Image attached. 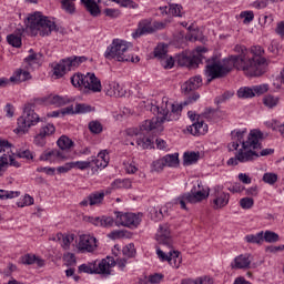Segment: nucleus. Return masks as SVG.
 Masks as SVG:
<instances>
[{
	"label": "nucleus",
	"instance_id": "obj_1",
	"mask_svg": "<svg viewBox=\"0 0 284 284\" xmlns=\"http://www.w3.org/2000/svg\"><path fill=\"white\" fill-rule=\"evenodd\" d=\"M201 95H199V93H193L182 104H174L170 102L168 97L162 98L161 102H158L151 106V112L156 114V116L152 118L151 120H145L140 126V130L129 129V136H138L136 145L142 148V150L152 148V140H150V138H145V132L156 130V128L163 125L165 121H179L181 118V112H183V105H190V103L199 101Z\"/></svg>",
	"mask_w": 284,
	"mask_h": 284
},
{
	"label": "nucleus",
	"instance_id": "obj_2",
	"mask_svg": "<svg viewBox=\"0 0 284 284\" xmlns=\"http://www.w3.org/2000/svg\"><path fill=\"white\" fill-rule=\"evenodd\" d=\"M155 241L160 245L156 247V254L160 261H168L171 267L179 270V267H181V263H183V257H181V253L179 251L172 250L174 241L172 240L170 224H160L155 234Z\"/></svg>",
	"mask_w": 284,
	"mask_h": 284
},
{
	"label": "nucleus",
	"instance_id": "obj_3",
	"mask_svg": "<svg viewBox=\"0 0 284 284\" xmlns=\"http://www.w3.org/2000/svg\"><path fill=\"white\" fill-rule=\"evenodd\" d=\"M263 139V132L261 130H251L247 140L242 142V149L235 154L234 158L229 159L227 165H239V163H250L258 159V152L263 148L261 140Z\"/></svg>",
	"mask_w": 284,
	"mask_h": 284
},
{
	"label": "nucleus",
	"instance_id": "obj_4",
	"mask_svg": "<svg viewBox=\"0 0 284 284\" xmlns=\"http://www.w3.org/2000/svg\"><path fill=\"white\" fill-rule=\"evenodd\" d=\"M104 57L109 59V61H119L121 63L130 62L139 63L141 58L136 55H132V44L126 42L125 40L114 39L112 43L106 48L104 52Z\"/></svg>",
	"mask_w": 284,
	"mask_h": 284
},
{
	"label": "nucleus",
	"instance_id": "obj_5",
	"mask_svg": "<svg viewBox=\"0 0 284 284\" xmlns=\"http://www.w3.org/2000/svg\"><path fill=\"white\" fill-rule=\"evenodd\" d=\"M232 70H234V62H230L227 59L221 61L219 57H213L206 60L204 74L210 83L211 81H214V79H223V77L230 74Z\"/></svg>",
	"mask_w": 284,
	"mask_h": 284
},
{
	"label": "nucleus",
	"instance_id": "obj_6",
	"mask_svg": "<svg viewBox=\"0 0 284 284\" xmlns=\"http://www.w3.org/2000/svg\"><path fill=\"white\" fill-rule=\"evenodd\" d=\"M28 28H30L31 32H39L40 37H50L52 32L57 31L54 21L40 12H36L28 18Z\"/></svg>",
	"mask_w": 284,
	"mask_h": 284
},
{
	"label": "nucleus",
	"instance_id": "obj_7",
	"mask_svg": "<svg viewBox=\"0 0 284 284\" xmlns=\"http://www.w3.org/2000/svg\"><path fill=\"white\" fill-rule=\"evenodd\" d=\"M210 196V189L203 186V183L196 182L190 192L180 195L175 203H179L182 210H187L186 203H201V201H205Z\"/></svg>",
	"mask_w": 284,
	"mask_h": 284
},
{
	"label": "nucleus",
	"instance_id": "obj_8",
	"mask_svg": "<svg viewBox=\"0 0 284 284\" xmlns=\"http://www.w3.org/2000/svg\"><path fill=\"white\" fill-rule=\"evenodd\" d=\"M251 54L252 58L247 57V61L251 63L248 64L250 69H246V74L248 77H261V74H265V68H267V59L263 58L265 54V50L261 45H253L251 47Z\"/></svg>",
	"mask_w": 284,
	"mask_h": 284
},
{
	"label": "nucleus",
	"instance_id": "obj_9",
	"mask_svg": "<svg viewBox=\"0 0 284 284\" xmlns=\"http://www.w3.org/2000/svg\"><path fill=\"white\" fill-rule=\"evenodd\" d=\"M116 262H114V257L108 256L102 261H93L87 264H81L78 268V272L84 274H102L103 276H110L112 274L111 267H114Z\"/></svg>",
	"mask_w": 284,
	"mask_h": 284
},
{
	"label": "nucleus",
	"instance_id": "obj_10",
	"mask_svg": "<svg viewBox=\"0 0 284 284\" xmlns=\"http://www.w3.org/2000/svg\"><path fill=\"white\" fill-rule=\"evenodd\" d=\"M39 121H41V118L34 112V104H26L22 115L18 118V128L16 130L26 134Z\"/></svg>",
	"mask_w": 284,
	"mask_h": 284
},
{
	"label": "nucleus",
	"instance_id": "obj_11",
	"mask_svg": "<svg viewBox=\"0 0 284 284\" xmlns=\"http://www.w3.org/2000/svg\"><path fill=\"white\" fill-rule=\"evenodd\" d=\"M234 52H237V55H231L229 59V63H233V68H236V70H243L245 74H247V70H250V61H247V48L245 45L236 44L234 47ZM252 72L254 70L251 69Z\"/></svg>",
	"mask_w": 284,
	"mask_h": 284
},
{
	"label": "nucleus",
	"instance_id": "obj_12",
	"mask_svg": "<svg viewBox=\"0 0 284 284\" xmlns=\"http://www.w3.org/2000/svg\"><path fill=\"white\" fill-rule=\"evenodd\" d=\"M85 61H88L85 57L63 59L53 68V74L57 79H61L67 72H70L73 68H79L80 63H85Z\"/></svg>",
	"mask_w": 284,
	"mask_h": 284
},
{
	"label": "nucleus",
	"instance_id": "obj_13",
	"mask_svg": "<svg viewBox=\"0 0 284 284\" xmlns=\"http://www.w3.org/2000/svg\"><path fill=\"white\" fill-rule=\"evenodd\" d=\"M204 52H207V49L197 47L193 53H182L179 55L178 63L186 68H199V63H202L203 59H205V55H203Z\"/></svg>",
	"mask_w": 284,
	"mask_h": 284
},
{
	"label": "nucleus",
	"instance_id": "obj_14",
	"mask_svg": "<svg viewBox=\"0 0 284 284\" xmlns=\"http://www.w3.org/2000/svg\"><path fill=\"white\" fill-rule=\"evenodd\" d=\"M115 225L134 230L141 225V214L115 212Z\"/></svg>",
	"mask_w": 284,
	"mask_h": 284
},
{
	"label": "nucleus",
	"instance_id": "obj_15",
	"mask_svg": "<svg viewBox=\"0 0 284 284\" xmlns=\"http://www.w3.org/2000/svg\"><path fill=\"white\" fill-rule=\"evenodd\" d=\"M187 115L189 119L193 121V124L189 126V132L193 134V136H201L203 134H207V124H205L203 120H201L199 115H196V113L189 111Z\"/></svg>",
	"mask_w": 284,
	"mask_h": 284
},
{
	"label": "nucleus",
	"instance_id": "obj_16",
	"mask_svg": "<svg viewBox=\"0 0 284 284\" xmlns=\"http://www.w3.org/2000/svg\"><path fill=\"white\" fill-rule=\"evenodd\" d=\"M227 203H230V193H225L221 186H215L213 193V210H222Z\"/></svg>",
	"mask_w": 284,
	"mask_h": 284
},
{
	"label": "nucleus",
	"instance_id": "obj_17",
	"mask_svg": "<svg viewBox=\"0 0 284 284\" xmlns=\"http://www.w3.org/2000/svg\"><path fill=\"white\" fill-rule=\"evenodd\" d=\"M83 92H101V80L94 73L84 75Z\"/></svg>",
	"mask_w": 284,
	"mask_h": 284
},
{
	"label": "nucleus",
	"instance_id": "obj_18",
	"mask_svg": "<svg viewBox=\"0 0 284 284\" xmlns=\"http://www.w3.org/2000/svg\"><path fill=\"white\" fill-rule=\"evenodd\" d=\"M78 247L80 252H94L98 247L97 237L88 234L81 235Z\"/></svg>",
	"mask_w": 284,
	"mask_h": 284
},
{
	"label": "nucleus",
	"instance_id": "obj_19",
	"mask_svg": "<svg viewBox=\"0 0 284 284\" xmlns=\"http://www.w3.org/2000/svg\"><path fill=\"white\" fill-rule=\"evenodd\" d=\"M154 33V24H152V20H141L138 24V29L132 33L133 39H140L144 34Z\"/></svg>",
	"mask_w": 284,
	"mask_h": 284
},
{
	"label": "nucleus",
	"instance_id": "obj_20",
	"mask_svg": "<svg viewBox=\"0 0 284 284\" xmlns=\"http://www.w3.org/2000/svg\"><path fill=\"white\" fill-rule=\"evenodd\" d=\"M103 193L101 191H95L90 193L83 201L80 202L81 207H88L90 205L91 207L97 205H103Z\"/></svg>",
	"mask_w": 284,
	"mask_h": 284
},
{
	"label": "nucleus",
	"instance_id": "obj_21",
	"mask_svg": "<svg viewBox=\"0 0 284 284\" xmlns=\"http://www.w3.org/2000/svg\"><path fill=\"white\" fill-rule=\"evenodd\" d=\"M7 152L9 158V165L12 168H21V163L14 160V152L12 151V144L8 140L0 139V153Z\"/></svg>",
	"mask_w": 284,
	"mask_h": 284
},
{
	"label": "nucleus",
	"instance_id": "obj_22",
	"mask_svg": "<svg viewBox=\"0 0 284 284\" xmlns=\"http://www.w3.org/2000/svg\"><path fill=\"white\" fill-rule=\"evenodd\" d=\"M104 92L106 97H115V98L125 97V89H123L121 84L114 81L108 82L104 85Z\"/></svg>",
	"mask_w": 284,
	"mask_h": 284
},
{
	"label": "nucleus",
	"instance_id": "obj_23",
	"mask_svg": "<svg viewBox=\"0 0 284 284\" xmlns=\"http://www.w3.org/2000/svg\"><path fill=\"white\" fill-rule=\"evenodd\" d=\"M201 85H203V79L201 75H195L184 82L181 87V90L183 93L190 94V92H193V90H199Z\"/></svg>",
	"mask_w": 284,
	"mask_h": 284
},
{
	"label": "nucleus",
	"instance_id": "obj_24",
	"mask_svg": "<svg viewBox=\"0 0 284 284\" xmlns=\"http://www.w3.org/2000/svg\"><path fill=\"white\" fill-rule=\"evenodd\" d=\"M250 265H252L250 254H241L231 263L232 270H250Z\"/></svg>",
	"mask_w": 284,
	"mask_h": 284
},
{
	"label": "nucleus",
	"instance_id": "obj_25",
	"mask_svg": "<svg viewBox=\"0 0 284 284\" xmlns=\"http://www.w3.org/2000/svg\"><path fill=\"white\" fill-rule=\"evenodd\" d=\"M245 134H247V129L234 130L231 132L232 142L229 144L230 152L239 150V143L243 144V142H245V140H243V136H245Z\"/></svg>",
	"mask_w": 284,
	"mask_h": 284
},
{
	"label": "nucleus",
	"instance_id": "obj_26",
	"mask_svg": "<svg viewBox=\"0 0 284 284\" xmlns=\"http://www.w3.org/2000/svg\"><path fill=\"white\" fill-rule=\"evenodd\" d=\"M42 101L47 105H55V108H61L62 105H68V103H70V99L53 94L44 97Z\"/></svg>",
	"mask_w": 284,
	"mask_h": 284
},
{
	"label": "nucleus",
	"instance_id": "obj_27",
	"mask_svg": "<svg viewBox=\"0 0 284 284\" xmlns=\"http://www.w3.org/2000/svg\"><path fill=\"white\" fill-rule=\"evenodd\" d=\"M65 155L59 150L45 151L41 156L40 161H49L50 163H57V161H63Z\"/></svg>",
	"mask_w": 284,
	"mask_h": 284
},
{
	"label": "nucleus",
	"instance_id": "obj_28",
	"mask_svg": "<svg viewBox=\"0 0 284 284\" xmlns=\"http://www.w3.org/2000/svg\"><path fill=\"white\" fill-rule=\"evenodd\" d=\"M89 221L97 227H112L114 225V219L112 216L89 217Z\"/></svg>",
	"mask_w": 284,
	"mask_h": 284
},
{
	"label": "nucleus",
	"instance_id": "obj_29",
	"mask_svg": "<svg viewBox=\"0 0 284 284\" xmlns=\"http://www.w3.org/2000/svg\"><path fill=\"white\" fill-rule=\"evenodd\" d=\"M82 6H84L88 13L91 17H99L101 14V9L99 8V3L94 0H81Z\"/></svg>",
	"mask_w": 284,
	"mask_h": 284
},
{
	"label": "nucleus",
	"instance_id": "obj_30",
	"mask_svg": "<svg viewBox=\"0 0 284 284\" xmlns=\"http://www.w3.org/2000/svg\"><path fill=\"white\" fill-rule=\"evenodd\" d=\"M30 79V72L18 70L16 73L9 79L11 83H23V81H28Z\"/></svg>",
	"mask_w": 284,
	"mask_h": 284
},
{
	"label": "nucleus",
	"instance_id": "obj_31",
	"mask_svg": "<svg viewBox=\"0 0 284 284\" xmlns=\"http://www.w3.org/2000/svg\"><path fill=\"white\" fill-rule=\"evenodd\" d=\"M165 168H179V153L168 154L163 158Z\"/></svg>",
	"mask_w": 284,
	"mask_h": 284
},
{
	"label": "nucleus",
	"instance_id": "obj_32",
	"mask_svg": "<svg viewBox=\"0 0 284 284\" xmlns=\"http://www.w3.org/2000/svg\"><path fill=\"white\" fill-rule=\"evenodd\" d=\"M111 187L113 190H120V189H124V190H130V187H132V180L130 179H124V180H115L114 182L111 183Z\"/></svg>",
	"mask_w": 284,
	"mask_h": 284
},
{
	"label": "nucleus",
	"instance_id": "obj_33",
	"mask_svg": "<svg viewBox=\"0 0 284 284\" xmlns=\"http://www.w3.org/2000/svg\"><path fill=\"white\" fill-rule=\"evenodd\" d=\"M75 1L77 0H61V9L67 12V14H74V12H77Z\"/></svg>",
	"mask_w": 284,
	"mask_h": 284
},
{
	"label": "nucleus",
	"instance_id": "obj_34",
	"mask_svg": "<svg viewBox=\"0 0 284 284\" xmlns=\"http://www.w3.org/2000/svg\"><path fill=\"white\" fill-rule=\"evenodd\" d=\"M280 101L281 99L278 97L272 95V94H266L263 98V103L265 108H268L270 110H272L273 108H276Z\"/></svg>",
	"mask_w": 284,
	"mask_h": 284
},
{
	"label": "nucleus",
	"instance_id": "obj_35",
	"mask_svg": "<svg viewBox=\"0 0 284 284\" xmlns=\"http://www.w3.org/2000/svg\"><path fill=\"white\" fill-rule=\"evenodd\" d=\"M57 143L60 150H70L71 148H74V142L67 135L60 136Z\"/></svg>",
	"mask_w": 284,
	"mask_h": 284
},
{
	"label": "nucleus",
	"instance_id": "obj_36",
	"mask_svg": "<svg viewBox=\"0 0 284 284\" xmlns=\"http://www.w3.org/2000/svg\"><path fill=\"white\" fill-rule=\"evenodd\" d=\"M246 243H253L256 245H261L263 243V231L257 234H248L244 237Z\"/></svg>",
	"mask_w": 284,
	"mask_h": 284
},
{
	"label": "nucleus",
	"instance_id": "obj_37",
	"mask_svg": "<svg viewBox=\"0 0 284 284\" xmlns=\"http://www.w3.org/2000/svg\"><path fill=\"white\" fill-rule=\"evenodd\" d=\"M239 99H252L254 97V89L250 87L241 88L237 91Z\"/></svg>",
	"mask_w": 284,
	"mask_h": 284
},
{
	"label": "nucleus",
	"instance_id": "obj_38",
	"mask_svg": "<svg viewBox=\"0 0 284 284\" xmlns=\"http://www.w3.org/2000/svg\"><path fill=\"white\" fill-rule=\"evenodd\" d=\"M168 55V45L165 44H158L156 48L154 49V57L155 59H165Z\"/></svg>",
	"mask_w": 284,
	"mask_h": 284
},
{
	"label": "nucleus",
	"instance_id": "obj_39",
	"mask_svg": "<svg viewBox=\"0 0 284 284\" xmlns=\"http://www.w3.org/2000/svg\"><path fill=\"white\" fill-rule=\"evenodd\" d=\"M169 14L172 17H183V6L176 3L170 4Z\"/></svg>",
	"mask_w": 284,
	"mask_h": 284
},
{
	"label": "nucleus",
	"instance_id": "obj_40",
	"mask_svg": "<svg viewBox=\"0 0 284 284\" xmlns=\"http://www.w3.org/2000/svg\"><path fill=\"white\" fill-rule=\"evenodd\" d=\"M85 75L77 73L71 77V83L74 88H83Z\"/></svg>",
	"mask_w": 284,
	"mask_h": 284
},
{
	"label": "nucleus",
	"instance_id": "obj_41",
	"mask_svg": "<svg viewBox=\"0 0 284 284\" xmlns=\"http://www.w3.org/2000/svg\"><path fill=\"white\" fill-rule=\"evenodd\" d=\"M10 166L9 158H8V152H4L0 156V176L8 170Z\"/></svg>",
	"mask_w": 284,
	"mask_h": 284
},
{
	"label": "nucleus",
	"instance_id": "obj_42",
	"mask_svg": "<svg viewBox=\"0 0 284 284\" xmlns=\"http://www.w3.org/2000/svg\"><path fill=\"white\" fill-rule=\"evenodd\" d=\"M58 240L61 241L62 239V247L63 250H70V243H72V241H74V236L72 235H65L63 236V234L59 233L57 235Z\"/></svg>",
	"mask_w": 284,
	"mask_h": 284
},
{
	"label": "nucleus",
	"instance_id": "obj_43",
	"mask_svg": "<svg viewBox=\"0 0 284 284\" xmlns=\"http://www.w3.org/2000/svg\"><path fill=\"white\" fill-rule=\"evenodd\" d=\"M7 41L9 45H12L13 48H21V37L17 36L14 33L9 34L7 37Z\"/></svg>",
	"mask_w": 284,
	"mask_h": 284
},
{
	"label": "nucleus",
	"instance_id": "obj_44",
	"mask_svg": "<svg viewBox=\"0 0 284 284\" xmlns=\"http://www.w3.org/2000/svg\"><path fill=\"white\" fill-rule=\"evenodd\" d=\"M89 130L92 134H101L103 132V125L99 121H91L89 123Z\"/></svg>",
	"mask_w": 284,
	"mask_h": 284
},
{
	"label": "nucleus",
	"instance_id": "obj_45",
	"mask_svg": "<svg viewBox=\"0 0 284 284\" xmlns=\"http://www.w3.org/2000/svg\"><path fill=\"white\" fill-rule=\"evenodd\" d=\"M196 161H199V153H184V165H193Z\"/></svg>",
	"mask_w": 284,
	"mask_h": 284
},
{
	"label": "nucleus",
	"instance_id": "obj_46",
	"mask_svg": "<svg viewBox=\"0 0 284 284\" xmlns=\"http://www.w3.org/2000/svg\"><path fill=\"white\" fill-rule=\"evenodd\" d=\"M91 168H108V160H100L99 158L92 156L89 158Z\"/></svg>",
	"mask_w": 284,
	"mask_h": 284
},
{
	"label": "nucleus",
	"instance_id": "obj_47",
	"mask_svg": "<svg viewBox=\"0 0 284 284\" xmlns=\"http://www.w3.org/2000/svg\"><path fill=\"white\" fill-rule=\"evenodd\" d=\"M263 241L266 243H276V241H278V234L272 231L263 232Z\"/></svg>",
	"mask_w": 284,
	"mask_h": 284
},
{
	"label": "nucleus",
	"instance_id": "obj_48",
	"mask_svg": "<svg viewBox=\"0 0 284 284\" xmlns=\"http://www.w3.org/2000/svg\"><path fill=\"white\" fill-rule=\"evenodd\" d=\"M73 169L77 168V170H90L92 168V162H90V158L88 161H75L72 162Z\"/></svg>",
	"mask_w": 284,
	"mask_h": 284
},
{
	"label": "nucleus",
	"instance_id": "obj_49",
	"mask_svg": "<svg viewBox=\"0 0 284 284\" xmlns=\"http://www.w3.org/2000/svg\"><path fill=\"white\" fill-rule=\"evenodd\" d=\"M19 191H3L0 190V199L1 201H7V199H17L19 196Z\"/></svg>",
	"mask_w": 284,
	"mask_h": 284
},
{
	"label": "nucleus",
	"instance_id": "obj_50",
	"mask_svg": "<svg viewBox=\"0 0 284 284\" xmlns=\"http://www.w3.org/2000/svg\"><path fill=\"white\" fill-rule=\"evenodd\" d=\"M55 130L57 129L53 126V124H47L40 129L39 133L45 138L54 134Z\"/></svg>",
	"mask_w": 284,
	"mask_h": 284
},
{
	"label": "nucleus",
	"instance_id": "obj_51",
	"mask_svg": "<svg viewBox=\"0 0 284 284\" xmlns=\"http://www.w3.org/2000/svg\"><path fill=\"white\" fill-rule=\"evenodd\" d=\"M262 181H264V183H267L268 185H274V183L278 181V175H276L275 173H264Z\"/></svg>",
	"mask_w": 284,
	"mask_h": 284
},
{
	"label": "nucleus",
	"instance_id": "obj_52",
	"mask_svg": "<svg viewBox=\"0 0 284 284\" xmlns=\"http://www.w3.org/2000/svg\"><path fill=\"white\" fill-rule=\"evenodd\" d=\"M240 205L243 210H252L254 207V199L243 197L240 200Z\"/></svg>",
	"mask_w": 284,
	"mask_h": 284
},
{
	"label": "nucleus",
	"instance_id": "obj_53",
	"mask_svg": "<svg viewBox=\"0 0 284 284\" xmlns=\"http://www.w3.org/2000/svg\"><path fill=\"white\" fill-rule=\"evenodd\" d=\"M160 61L164 70H172L174 68V59L172 57L166 55Z\"/></svg>",
	"mask_w": 284,
	"mask_h": 284
},
{
	"label": "nucleus",
	"instance_id": "obj_54",
	"mask_svg": "<svg viewBox=\"0 0 284 284\" xmlns=\"http://www.w3.org/2000/svg\"><path fill=\"white\" fill-rule=\"evenodd\" d=\"M122 254L126 258H132V256H134V254H136V250L134 248V244H129V245L124 246L123 250H122Z\"/></svg>",
	"mask_w": 284,
	"mask_h": 284
},
{
	"label": "nucleus",
	"instance_id": "obj_55",
	"mask_svg": "<svg viewBox=\"0 0 284 284\" xmlns=\"http://www.w3.org/2000/svg\"><path fill=\"white\" fill-rule=\"evenodd\" d=\"M267 90H270V85L267 84L255 85L253 87L254 97H256V94L257 97H261V94H265Z\"/></svg>",
	"mask_w": 284,
	"mask_h": 284
},
{
	"label": "nucleus",
	"instance_id": "obj_56",
	"mask_svg": "<svg viewBox=\"0 0 284 284\" xmlns=\"http://www.w3.org/2000/svg\"><path fill=\"white\" fill-rule=\"evenodd\" d=\"M16 156H18V159H27V161H32V159H34V154H32L30 150H20L16 153Z\"/></svg>",
	"mask_w": 284,
	"mask_h": 284
},
{
	"label": "nucleus",
	"instance_id": "obj_57",
	"mask_svg": "<svg viewBox=\"0 0 284 284\" xmlns=\"http://www.w3.org/2000/svg\"><path fill=\"white\" fill-rule=\"evenodd\" d=\"M18 207H26L28 205H34V197L30 196L29 194H26L23 197V202L17 203Z\"/></svg>",
	"mask_w": 284,
	"mask_h": 284
},
{
	"label": "nucleus",
	"instance_id": "obj_58",
	"mask_svg": "<svg viewBox=\"0 0 284 284\" xmlns=\"http://www.w3.org/2000/svg\"><path fill=\"white\" fill-rule=\"evenodd\" d=\"M70 170H74V164L72 162H67L64 165L57 168L59 174H67Z\"/></svg>",
	"mask_w": 284,
	"mask_h": 284
},
{
	"label": "nucleus",
	"instance_id": "obj_59",
	"mask_svg": "<svg viewBox=\"0 0 284 284\" xmlns=\"http://www.w3.org/2000/svg\"><path fill=\"white\" fill-rule=\"evenodd\" d=\"M168 23H172V20L166 19L163 22H159V21L153 22L154 32H156V30H165V28L168 27Z\"/></svg>",
	"mask_w": 284,
	"mask_h": 284
},
{
	"label": "nucleus",
	"instance_id": "obj_60",
	"mask_svg": "<svg viewBox=\"0 0 284 284\" xmlns=\"http://www.w3.org/2000/svg\"><path fill=\"white\" fill-rule=\"evenodd\" d=\"M75 112L78 114H85L87 112H92V106H90L88 104H77Z\"/></svg>",
	"mask_w": 284,
	"mask_h": 284
},
{
	"label": "nucleus",
	"instance_id": "obj_61",
	"mask_svg": "<svg viewBox=\"0 0 284 284\" xmlns=\"http://www.w3.org/2000/svg\"><path fill=\"white\" fill-rule=\"evenodd\" d=\"M36 261H37V256L31 255V254H27V255L21 257V263L23 265H33V263H36Z\"/></svg>",
	"mask_w": 284,
	"mask_h": 284
},
{
	"label": "nucleus",
	"instance_id": "obj_62",
	"mask_svg": "<svg viewBox=\"0 0 284 284\" xmlns=\"http://www.w3.org/2000/svg\"><path fill=\"white\" fill-rule=\"evenodd\" d=\"M43 59V54L41 53H32L28 58H26L27 63H39Z\"/></svg>",
	"mask_w": 284,
	"mask_h": 284
},
{
	"label": "nucleus",
	"instance_id": "obj_63",
	"mask_svg": "<svg viewBox=\"0 0 284 284\" xmlns=\"http://www.w3.org/2000/svg\"><path fill=\"white\" fill-rule=\"evenodd\" d=\"M63 258H64L67 265H70V266L77 265V256H74L73 253H65L63 255Z\"/></svg>",
	"mask_w": 284,
	"mask_h": 284
},
{
	"label": "nucleus",
	"instance_id": "obj_64",
	"mask_svg": "<svg viewBox=\"0 0 284 284\" xmlns=\"http://www.w3.org/2000/svg\"><path fill=\"white\" fill-rule=\"evenodd\" d=\"M197 284H214V280L207 275L196 278Z\"/></svg>",
	"mask_w": 284,
	"mask_h": 284
}]
</instances>
